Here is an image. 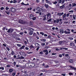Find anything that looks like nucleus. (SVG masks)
<instances>
[{"mask_svg":"<svg viewBox=\"0 0 76 76\" xmlns=\"http://www.w3.org/2000/svg\"><path fill=\"white\" fill-rule=\"evenodd\" d=\"M36 10H37L38 11H39V15H41V13H42V12H45V11L46 10L45 9H42L41 8H39V7H37L36 8Z\"/></svg>","mask_w":76,"mask_h":76,"instance_id":"1","label":"nucleus"},{"mask_svg":"<svg viewBox=\"0 0 76 76\" xmlns=\"http://www.w3.org/2000/svg\"><path fill=\"white\" fill-rule=\"evenodd\" d=\"M19 23H21V24L24 25V24H26V21H23L22 20H19Z\"/></svg>","mask_w":76,"mask_h":76,"instance_id":"2","label":"nucleus"},{"mask_svg":"<svg viewBox=\"0 0 76 76\" xmlns=\"http://www.w3.org/2000/svg\"><path fill=\"white\" fill-rule=\"evenodd\" d=\"M20 54L21 56H23L24 57H26V54L25 53L23 52H21L20 53Z\"/></svg>","mask_w":76,"mask_h":76,"instance_id":"3","label":"nucleus"},{"mask_svg":"<svg viewBox=\"0 0 76 76\" xmlns=\"http://www.w3.org/2000/svg\"><path fill=\"white\" fill-rule=\"evenodd\" d=\"M67 30L68 31H67L65 30L64 31V33L66 34H70L71 32H70V30L69 28L67 29Z\"/></svg>","mask_w":76,"mask_h":76,"instance_id":"4","label":"nucleus"},{"mask_svg":"<svg viewBox=\"0 0 76 76\" xmlns=\"http://www.w3.org/2000/svg\"><path fill=\"white\" fill-rule=\"evenodd\" d=\"M14 29L12 28H10L7 31V32L8 33H10V32H13Z\"/></svg>","mask_w":76,"mask_h":76,"instance_id":"5","label":"nucleus"},{"mask_svg":"<svg viewBox=\"0 0 76 76\" xmlns=\"http://www.w3.org/2000/svg\"><path fill=\"white\" fill-rule=\"evenodd\" d=\"M69 67H70L71 68V69H73V70H76V68H75V67L72 66L71 65H70L69 66Z\"/></svg>","mask_w":76,"mask_h":76,"instance_id":"6","label":"nucleus"},{"mask_svg":"<svg viewBox=\"0 0 76 76\" xmlns=\"http://www.w3.org/2000/svg\"><path fill=\"white\" fill-rule=\"evenodd\" d=\"M70 46H71V47H73L75 46V43H74L73 42H72L70 43Z\"/></svg>","mask_w":76,"mask_h":76,"instance_id":"7","label":"nucleus"},{"mask_svg":"<svg viewBox=\"0 0 76 76\" xmlns=\"http://www.w3.org/2000/svg\"><path fill=\"white\" fill-rule=\"evenodd\" d=\"M10 10L12 12H15V9L14 8H10Z\"/></svg>","mask_w":76,"mask_h":76,"instance_id":"8","label":"nucleus"},{"mask_svg":"<svg viewBox=\"0 0 76 76\" xmlns=\"http://www.w3.org/2000/svg\"><path fill=\"white\" fill-rule=\"evenodd\" d=\"M64 31L62 29L60 30V34H64Z\"/></svg>","mask_w":76,"mask_h":76,"instance_id":"9","label":"nucleus"},{"mask_svg":"<svg viewBox=\"0 0 76 76\" xmlns=\"http://www.w3.org/2000/svg\"><path fill=\"white\" fill-rule=\"evenodd\" d=\"M34 17V15H33V14H31L30 15V19H32V18Z\"/></svg>","mask_w":76,"mask_h":76,"instance_id":"10","label":"nucleus"},{"mask_svg":"<svg viewBox=\"0 0 76 76\" xmlns=\"http://www.w3.org/2000/svg\"><path fill=\"white\" fill-rule=\"evenodd\" d=\"M34 75V73L33 72H31L29 74V76H33Z\"/></svg>","mask_w":76,"mask_h":76,"instance_id":"11","label":"nucleus"},{"mask_svg":"<svg viewBox=\"0 0 76 76\" xmlns=\"http://www.w3.org/2000/svg\"><path fill=\"white\" fill-rule=\"evenodd\" d=\"M47 3H48V4H49L50 5H52V3H51L50 1H46Z\"/></svg>","mask_w":76,"mask_h":76,"instance_id":"12","label":"nucleus"},{"mask_svg":"<svg viewBox=\"0 0 76 76\" xmlns=\"http://www.w3.org/2000/svg\"><path fill=\"white\" fill-rule=\"evenodd\" d=\"M44 6L46 7V9H48L49 6H48V5H47V4H45L44 5Z\"/></svg>","mask_w":76,"mask_h":76,"instance_id":"13","label":"nucleus"},{"mask_svg":"<svg viewBox=\"0 0 76 76\" xmlns=\"http://www.w3.org/2000/svg\"><path fill=\"white\" fill-rule=\"evenodd\" d=\"M29 24L30 25V26H33V24L32 23V22L31 21H30Z\"/></svg>","mask_w":76,"mask_h":76,"instance_id":"14","label":"nucleus"},{"mask_svg":"<svg viewBox=\"0 0 76 76\" xmlns=\"http://www.w3.org/2000/svg\"><path fill=\"white\" fill-rule=\"evenodd\" d=\"M76 6V3H73L72 4V7H75V6Z\"/></svg>","mask_w":76,"mask_h":76,"instance_id":"15","label":"nucleus"},{"mask_svg":"<svg viewBox=\"0 0 76 76\" xmlns=\"http://www.w3.org/2000/svg\"><path fill=\"white\" fill-rule=\"evenodd\" d=\"M25 46L24 45H23L22 47H21L19 49L21 50V49H23V48H25Z\"/></svg>","mask_w":76,"mask_h":76,"instance_id":"16","label":"nucleus"},{"mask_svg":"<svg viewBox=\"0 0 76 76\" xmlns=\"http://www.w3.org/2000/svg\"><path fill=\"white\" fill-rule=\"evenodd\" d=\"M66 14L65 13L63 15V18L64 19V18H66Z\"/></svg>","mask_w":76,"mask_h":76,"instance_id":"17","label":"nucleus"},{"mask_svg":"<svg viewBox=\"0 0 76 76\" xmlns=\"http://www.w3.org/2000/svg\"><path fill=\"white\" fill-rule=\"evenodd\" d=\"M49 16H50V14H47V19H49V18H49Z\"/></svg>","mask_w":76,"mask_h":76,"instance_id":"18","label":"nucleus"},{"mask_svg":"<svg viewBox=\"0 0 76 76\" xmlns=\"http://www.w3.org/2000/svg\"><path fill=\"white\" fill-rule=\"evenodd\" d=\"M33 34V31H31L30 32H29V35H32Z\"/></svg>","mask_w":76,"mask_h":76,"instance_id":"19","label":"nucleus"},{"mask_svg":"<svg viewBox=\"0 0 76 76\" xmlns=\"http://www.w3.org/2000/svg\"><path fill=\"white\" fill-rule=\"evenodd\" d=\"M13 71V70L12 69H10L9 70V72L10 73H12Z\"/></svg>","mask_w":76,"mask_h":76,"instance_id":"20","label":"nucleus"},{"mask_svg":"<svg viewBox=\"0 0 76 76\" xmlns=\"http://www.w3.org/2000/svg\"><path fill=\"white\" fill-rule=\"evenodd\" d=\"M69 62L71 63H72L73 62V60L72 59H70L69 60Z\"/></svg>","mask_w":76,"mask_h":76,"instance_id":"21","label":"nucleus"},{"mask_svg":"<svg viewBox=\"0 0 76 76\" xmlns=\"http://www.w3.org/2000/svg\"><path fill=\"white\" fill-rule=\"evenodd\" d=\"M11 54H12V56H13V55H15V52H14V51H12Z\"/></svg>","mask_w":76,"mask_h":76,"instance_id":"22","label":"nucleus"},{"mask_svg":"<svg viewBox=\"0 0 76 76\" xmlns=\"http://www.w3.org/2000/svg\"><path fill=\"white\" fill-rule=\"evenodd\" d=\"M51 36L50 35H49L48 37H47V38H48L49 39H51Z\"/></svg>","mask_w":76,"mask_h":76,"instance_id":"23","label":"nucleus"},{"mask_svg":"<svg viewBox=\"0 0 76 76\" xmlns=\"http://www.w3.org/2000/svg\"><path fill=\"white\" fill-rule=\"evenodd\" d=\"M64 5H63L62 6L60 7V8L61 9H63V7H64Z\"/></svg>","mask_w":76,"mask_h":76,"instance_id":"24","label":"nucleus"},{"mask_svg":"<svg viewBox=\"0 0 76 76\" xmlns=\"http://www.w3.org/2000/svg\"><path fill=\"white\" fill-rule=\"evenodd\" d=\"M41 41H44V42H45L46 41V39H42L41 40Z\"/></svg>","mask_w":76,"mask_h":76,"instance_id":"25","label":"nucleus"},{"mask_svg":"<svg viewBox=\"0 0 76 76\" xmlns=\"http://www.w3.org/2000/svg\"><path fill=\"white\" fill-rule=\"evenodd\" d=\"M62 43H63V41H60L58 42L59 44H62Z\"/></svg>","mask_w":76,"mask_h":76,"instance_id":"26","label":"nucleus"},{"mask_svg":"<svg viewBox=\"0 0 76 76\" xmlns=\"http://www.w3.org/2000/svg\"><path fill=\"white\" fill-rule=\"evenodd\" d=\"M59 22V19H57L56 20V23H58Z\"/></svg>","mask_w":76,"mask_h":76,"instance_id":"27","label":"nucleus"},{"mask_svg":"<svg viewBox=\"0 0 76 76\" xmlns=\"http://www.w3.org/2000/svg\"><path fill=\"white\" fill-rule=\"evenodd\" d=\"M17 45L18 47H20L21 46H22V45H19V44H17Z\"/></svg>","mask_w":76,"mask_h":76,"instance_id":"28","label":"nucleus"},{"mask_svg":"<svg viewBox=\"0 0 76 76\" xmlns=\"http://www.w3.org/2000/svg\"><path fill=\"white\" fill-rule=\"evenodd\" d=\"M69 39H71V40H73V37H69Z\"/></svg>","mask_w":76,"mask_h":76,"instance_id":"29","label":"nucleus"},{"mask_svg":"<svg viewBox=\"0 0 76 76\" xmlns=\"http://www.w3.org/2000/svg\"><path fill=\"white\" fill-rule=\"evenodd\" d=\"M33 20H35L36 19V17H33V18H32Z\"/></svg>","mask_w":76,"mask_h":76,"instance_id":"30","label":"nucleus"},{"mask_svg":"<svg viewBox=\"0 0 76 76\" xmlns=\"http://www.w3.org/2000/svg\"><path fill=\"white\" fill-rule=\"evenodd\" d=\"M53 4H57V1H55L53 2Z\"/></svg>","mask_w":76,"mask_h":76,"instance_id":"31","label":"nucleus"},{"mask_svg":"<svg viewBox=\"0 0 76 76\" xmlns=\"http://www.w3.org/2000/svg\"><path fill=\"white\" fill-rule=\"evenodd\" d=\"M0 69H1L2 70H4V67H0Z\"/></svg>","mask_w":76,"mask_h":76,"instance_id":"32","label":"nucleus"},{"mask_svg":"<svg viewBox=\"0 0 76 76\" xmlns=\"http://www.w3.org/2000/svg\"><path fill=\"white\" fill-rule=\"evenodd\" d=\"M27 54H32L33 53V52H27Z\"/></svg>","mask_w":76,"mask_h":76,"instance_id":"33","label":"nucleus"},{"mask_svg":"<svg viewBox=\"0 0 76 76\" xmlns=\"http://www.w3.org/2000/svg\"><path fill=\"white\" fill-rule=\"evenodd\" d=\"M52 20V19L50 18L48 20V22H51Z\"/></svg>","mask_w":76,"mask_h":76,"instance_id":"34","label":"nucleus"},{"mask_svg":"<svg viewBox=\"0 0 76 76\" xmlns=\"http://www.w3.org/2000/svg\"><path fill=\"white\" fill-rule=\"evenodd\" d=\"M2 45H3V46H4V47H6V45H7L6 44H5L4 43H3L2 44Z\"/></svg>","mask_w":76,"mask_h":76,"instance_id":"35","label":"nucleus"},{"mask_svg":"<svg viewBox=\"0 0 76 76\" xmlns=\"http://www.w3.org/2000/svg\"><path fill=\"white\" fill-rule=\"evenodd\" d=\"M25 50H29V48L28 47H26L25 48Z\"/></svg>","mask_w":76,"mask_h":76,"instance_id":"36","label":"nucleus"},{"mask_svg":"<svg viewBox=\"0 0 76 76\" xmlns=\"http://www.w3.org/2000/svg\"><path fill=\"white\" fill-rule=\"evenodd\" d=\"M45 45V43H43L41 44V45L42 46H44V45Z\"/></svg>","mask_w":76,"mask_h":76,"instance_id":"37","label":"nucleus"},{"mask_svg":"<svg viewBox=\"0 0 76 76\" xmlns=\"http://www.w3.org/2000/svg\"><path fill=\"white\" fill-rule=\"evenodd\" d=\"M16 62H14L13 64L14 66H16Z\"/></svg>","mask_w":76,"mask_h":76,"instance_id":"38","label":"nucleus"},{"mask_svg":"<svg viewBox=\"0 0 76 76\" xmlns=\"http://www.w3.org/2000/svg\"><path fill=\"white\" fill-rule=\"evenodd\" d=\"M21 59H24V57H23V56H21V57H20Z\"/></svg>","mask_w":76,"mask_h":76,"instance_id":"39","label":"nucleus"},{"mask_svg":"<svg viewBox=\"0 0 76 76\" xmlns=\"http://www.w3.org/2000/svg\"><path fill=\"white\" fill-rule=\"evenodd\" d=\"M23 76H28V75L27 74H25L23 75Z\"/></svg>","mask_w":76,"mask_h":76,"instance_id":"40","label":"nucleus"},{"mask_svg":"<svg viewBox=\"0 0 76 76\" xmlns=\"http://www.w3.org/2000/svg\"><path fill=\"white\" fill-rule=\"evenodd\" d=\"M73 19H74V20H76V17H75V15H73Z\"/></svg>","mask_w":76,"mask_h":76,"instance_id":"41","label":"nucleus"},{"mask_svg":"<svg viewBox=\"0 0 76 76\" xmlns=\"http://www.w3.org/2000/svg\"><path fill=\"white\" fill-rule=\"evenodd\" d=\"M59 57H62V56H63L62 55V54H60L59 55Z\"/></svg>","mask_w":76,"mask_h":76,"instance_id":"42","label":"nucleus"},{"mask_svg":"<svg viewBox=\"0 0 76 76\" xmlns=\"http://www.w3.org/2000/svg\"><path fill=\"white\" fill-rule=\"evenodd\" d=\"M39 54H43V52H42V51L40 52L39 53Z\"/></svg>","mask_w":76,"mask_h":76,"instance_id":"43","label":"nucleus"},{"mask_svg":"<svg viewBox=\"0 0 76 76\" xmlns=\"http://www.w3.org/2000/svg\"><path fill=\"white\" fill-rule=\"evenodd\" d=\"M17 2V1L16 0H15L13 1V3H16Z\"/></svg>","mask_w":76,"mask_h":76,"instance_id":"44","label":"nucleus"},{"mask_svg":"<svg viewBox=\"0 0 76 76\" xmlns=\"http://www.w3.org/2000/svg\"><path fill=\"white\" fill-rule=\"evenodd\" d=\"M15 75H16V73L15 72L13 73L12 74V75L13 76H15Z\"/></svg>","mask_w":76,"mask_h":76,"instance_id":"45","label":"nucleus"},{"mask_svg":"<svg viewBox=\"0 0 76 76\" xmlns=\"http://www.w3.org/2000/svg\"><path fill=\"white\" fill-rule=\"evenodd\" d=\"M58 15L59 16H61V12H60L59 13H58Z\"/></svg>","mask_w":76,"mask_h":76,"instance_id":"46","label":"nucleus"},{"mask_svg":"<svg viewBox=\"0 0 76 76\" xmlns=\"http://www.w3.org/2000/svg\"><path fill=\"white\" fill-rule=\"evenodd\" d=\"M39 49V47H38L36 49L37 51H38V50Z\"/></svg>","mask_w":76,"mask_h":76,"instance_id":"47","label":"nucleus"},{"mask_svg":"<svg viewBox=\"0 0 76 76\" xmlns=\"http://www.w3.org/2000/svg\"><path fill=\"white\" fill-rule=\"evenodd\" d=\"M69 12H70V13H73V10H72L71 11H69Z\"/></svg>","mask_w":76,"mask_h":76,"instance_id":"48","label":"nucleus"},{"mask_svg":"<svg viewBox=\"0 0 76 76\" xmlns=\"http://www.w3.org/2000/svg\"><path fill=\"white\" fill-rule=\"evenodd\" d=\"M6 48L8 51H10V49H9V47H7Z\"/></svg>","mask_w":76,"mask_h":76,"instance_id":"49","label":"nucleus"},{"mask_svg":"<svg viewBox=\"0 0 76 76\" xmlns=\"http://www.w3.org/2000/svg\"><path fill=\"white\" fill-rule=\"evenodd\" d=\"M4 9V7H2L0 9L1 10H3Z\"/></svg>","mask_w":76,"mask_h":76,"instance_id":"50","label":"nucleus"},{"mask_svg":"<svg viewBox=\"0 0 76 76\" xmlns=\"http://www.w3.org/2000/svg\"><path fill=\"white\" fill-rule=\"evenodd\" d=\"M6 67H10V65H7Z\"/></svg>","mask_w":76,"mask_h":76,"instance_id":"51","label":"nucleus"},{"mask_svg":"<svg viewBox=\"0 0 76 76\" xmlns=\"http://www.w3.org/2000/svg\"><path fill=\"white\" fill-rule=\"evenodd\" d=\"M47 50H43V52H45V53H46L47 52Z\"/></svg>","mask_w":76,"mask_h":76,"instance_id":"52","label":"nucleus"},{"mask_svg":"<svg viewBox=\"0 0 76 76\" xmlns=\"http://www.w3.org/2000/svg\"><path fill=\"white\" fill-rule=\"evenodd\" d=\"M9 8L8 7H6V10H9Z\"/></svg>","mask_w":76,"mask_h":76,"instance_id":"53","label":"nucleus"},{"mask_svg":"<svg viewBox=\"0 0 76 76\" xmlns=\"http://www.w3.org/2000/svg\"><path fill=\"white\" fill-rule=\"evenodd\" d=\"M37 3H39V0H36Z\"/></svg>","mask_w":76,"mask_h":76,"instance_id":"54","label":"nucleus"},{"mask_svg":"<svg viewBox=\"0 0 76 76\" xmlns=\"http://www.w3.org/2000/svg\"><path fill=\"white\" fill-rule=\"evenodd\" d=\"M75 20H73L72 22V23L73 24H75Z\"/></svg>","mask_w":76,"mask_h":76,"instance_id":"55","label":"nucleus"},{"mask_svg":"<svg viewBox=\"0 0 76 76\" xmlns=\"http://www.w3.org/2000/svg\"><path fill=\"white\" fill-rule=\"evenodd\" d=\"M40 34H42V35H44V33L41 32L40 33Z\"/></svg>","mask_w":76,"mask_h":76,"instance_id":"56","label":"nucleus"},{"mask_svg":"<svg viewBox=\"0 0 76 76\" xmlns=\"http://www.w3.org/2000/svg\"><path fill=\"white\" fill-rule=\"evenodd\" d=\"M62 0V3H64V2H65V1L64 0Z\"/></svg>","mask_w":76,"mask_h":76,"instance_id":"57","label":"nucleus"},{"mask_svg":"<svg viewBox=\"0 0 76 76\" xmlns=\"http://www.w3.org/2000/svg\"><path fill=\"white\" fill-rule=\"evenodd\" d=\"M6 13L7 14V15H9V12H7V11H6Z\"/></svg>","mask_w":76,"mask_h":76,"instance_id":"58","label":"nucleus"},{"mask_svg":"<svg viewBox=\"0 0 76 76\" xmlns=\"http://www.w3.org/2000/svg\"><path fill=\"white\" fill-rule=\"evenodd\" d=\"M45 54L46 55H47V54H48V51H47L45 53Z\"/></svg>","mask_w":76,"mask_h":76,"instance_id":"59","label":"nucleus"},{"mask_svg":"<svg viewBox=\"0 0 76 76\" xmlns=\"http://www.w3.org/2000/svg\"><path fill=\"white\" fill-rule=\"evenodd\" d=\"M65 56L66 57H68V56H69V54H66L65 55Z\"/></svg>","mask_w":76,"mask_h":76,"instance_id":"60","label":"nucleus"},{"mask_svg":"<svg viewBox=\"0 0 76 76\" xmlns=\"http://www.w3.org/2000/svg\"><path fill=\"white\" fill-rule=\"evenodd\" d=\"M43 20H46V17H44L43 19Z\"/></svg>","mask_w":76,"mask_h":76,"instance_id":"61","label":"nucleus"},{"mask_svg":"<svg viewBox=\"0 0 76 76\" xmlns=\"http://www.w3.org/2000/svg\"><path fill=\"white\" fill-rule=\"evenodd\" d=\"M21 4H22V5H25V4H24V3H23V2H22L21 3Z\"/></svg>","mask_w":76,"mask_h":76,"instance_id":"62","label":"nucleus"},{"mask_svg":"<svg viewBox=\"0 0 76 76\" xmlns=\"http://www.w3.org/2000/svg\"><path fill=\"white\" fill-rule=\"evenodd\" d=\"M16 39L17 40H19V39H19V38H18V37H17L16 38Z\"/></svg>","mask_w":76,"mask_h":76,"instance_id":"63","label":"nucleus"},{"mask_svg":"<svg viewBox=\"0 0 76 76\" xmlns=\"http://www.w3.org/2000/svg\"><path fill=\"white\" fill-rule=\"evenodd\" d=\"M44 36L45 37H47V36H48V35H47V34H44Z\"/></svg>","mask_w":76,"mask_h":76,"instance_id":"64","label":"nucleus"}]
</instances>
